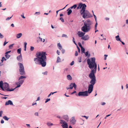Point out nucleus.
Masks as SVG:
<instances>
[{
    "label": "nucleus",
    "mask_w": 128,
    "mask_h": 128,
    "mask_svg": "<svg viewBox=\"0 0 128 128\" xmlns=\"http://www.w3.org/2000/svg\"><path fill=\"white\" fill-rule=\"evenodd\" d=\"M73 83H72L70 84V89H72L73 88Z\"/></svg>",
    "instance_id": "c756f323"
},
{
    "label": "nucleus",
    "mask_w": 128,
    "mask_h": 128,
    "mask_svg": "<svg viewBox=\"0 0 128 128\" xmlns=\"http://www.w3.org/2000/svg\"><path fill=\"white\" fill-rule=\"evenodd\" d=\"M60 52L58 50H57V53L58 54V55H59L60 54Z\"/></svg>",
    "instance_id": "0e129e2a"
},
{
    "label": "nucleus",
    "mask_w": 128,
    "mask_h": 128,
    "mask_svg": "<svg viewBox=\"0 0 128 128\" xmlns=\"http://www.w3.org/2000/svg\"><path fill=\"white\" fill-rule=\"evenodd\" d=\"M2 90L5 92H11L14 90L13 89H10L9 84L6 82H4V86L2 88H1Z\"/></svg>",
    "instance_id": "20e7f679"
},
{
    "label": "nucleus",
    "mask_w": 128,
    "mask_h": 128,
    "mask_svg": "<svg viewBox=\"0 0 128 128\" xmlns=\"http://www.w3.org/2000/svg\"><path fill=\"white\" fill-rule=\"evenodd\" d=\"M60 62V58L58 57V56L57 58V59L56 61V62L58 63Z\"/></svg>",
    "instance_id": "7c9ffc66"
},
{
    "label": "nucleus",
    "mask_w": 128,
    "mask_h": 128,
    "mask_svg": "<svg viewBox=\"0 0 128 128\" xmlns=\"http://www.w3.org/2000/svg\"><path fill=\"white\" fill-rule=\"evenodd\" d=\"M92 24V22L89 20H87L84 22V24L90 27V26Z\"/></svg>",
    "instance_id": "1a4fd4ad"
},
{
    "label": "nucleus",
    "mask_w": 128,
    "mask_h": 128,
    "mask_svg": "<svg viewBox=\"0 0 128 128\" xmlns=\"http://www.w3.org/2000/svg\"><path fill=\"white\" fill-rule=\"evenodd\" d=\"M78 45L81 48H82V47H83L82 46V45L79 42L78 43Z\"/></svg>",
    "instance_id": "864d4df0"
},
{
    "label": "nucleus",
    "mask_w": 128,
    "mask_h": 128,
    "mask_svg": "<svg viewBox=\"0 0 128 128\" xmlns=\"http://www.w3.org/2000/svg\"><path fill=\"white\" fill-rule=\"evenodd\" d=\"M26 78V77L24 76H20L19 79L18 80L20 81L18 82V83L20 84V85H22L24 82V80H22V79L23 78Z\"/></svg>",
    "instance_id": "6e6552de"
},
{
    "label": "nucleus",
    "mask_w": 128,
    "mask_h": 128,
    "mask_svg": "<svg viewBox=\"0 0 128 128\" xmlns=\"http://www.w3.org/2000/svg\"><path fill=\"white\" fill-rule=\"evenodd\" d=\"M67 11H68L67 12V14L68 15H70L72 12V10L71 9H70V8H68L67 10Z\"/></svg>",
    "instance_id": "a211bd4d"
},
{
    "label": "nucleus",
    "mask_w": 128,
    "mask_h": 128,
    "mask_svg": "<svg viewBox=\"0 0 128 128\" xmlns=\"http://www.w3.org/2000/svg\"><path fill=\"white\" fill-rule=\"evenodd\" d=\"M11 52V50L8 51L6 52L5 53V54H8V53H10Z\"/></svg>",
    "instance_id": "bf43d9fd"
},
{
    "label": "nucleus",
    "mask_w": 128,
    "mask_h": 128,
    "mask_svg": "<svg viewBox=\"0 0 128 128\" xmlns=\"http://www.w3.org/2000/svg\"><path fill=\"white\" fill-rule=\"evenodd\" d=\"M77 34L79 37H83L85 34V33L81 31H79L78 32Z\"/></svg>",
    "instance_id": "9d476101"
},
{
    "label": "nucleus",
    "mask_w": 128,
    "mask_h": 128,
    "mask_svg": "<svg viewBox=\"0 0 128 128\" xmlns=\"http://www.w3.org/2000/svg\"><path fill=\"white\" fill-rule=\"evenodd\" d=\"M63 118L65 120L68 121L69 120V118L68 115H64L63 116Z\"/></svg>",
    "instance_id": "2eb2a0df"
},
{
    "label": "nucleus",
    "mask_w": 128,
    "mask_h": 128,
    "mask_svg": "<svg viewBox=\"0 0 128 128\" xmlns=\"http://www.w3.org/2000/svg\"><path fill=\"white\" fill-rule=\"evenodd\" d=\"M12 16H13V15H12V16L10 17L7 18H6V20H9L12 17Z\"/></svg>",
    "instance_id": "ea45409f"
},
{
    "label": "nucleus",
    "mask_w": 128,
    "mask_h": 128,
    "mask_svg": "<svg viewBox=\"0 0 128 128\" xmlns=\"http://www.w3.org/2000/svg\"><path fill=\"white\" fill-rule=\"evenodd\" d=\"M21 16L24 18H25V17L24 16V15H21Z\"/></svg>",
    "instance_id": "338daca9"
},
{
    "label": "nucleus",
    "mask_w": 128,
    "mask_h": 128,
    "mask_svg": "<svg viewBox=\"0 0 128 128\" xmlns=\"http://www.w3.org/2000/svg\"><path fill=\"white\" fill-rule=\"evenodd\" d=\"M67 79L69 80H71L72 79V77L70 75L67 76Z\"/></svg>",
    "instance_id": "412c9836"
},
{
    "label": "nucleus",
    "mask_w": 128,
    "mask_h": 128,
    "mask_svg": "<svg viewBox=\"0 0 128 128\" xmlns=\"http://www.w3.org/2000/svg\"><path fill=\"white\" fill-rule=\"evenodd\" d=\"M8 42H6V40H5L3 46H5L6 44L8 43Z\"/></svg>",
    "instance_id": "49530a36"
},
{
    "label": "nucleus",
    "mask_w": 128,
    "mask_h": 128,
    "mask_svg": "<svg viewBox=\"0 0 128 128\" xmlns=\"http://www.w3.org/2000/svg\"><path fill=\"white\" fill-rule=\"evenodd\" d=\"M3 112L2 110H1L0 111V117L2 116V114H3Z\"/></svg>",
    "instance_id": "de8ad7c7"
},
{
    "label": "nucleus",
    "mask_w": 128,
    "mask_h": 128,
    "mask_svg": "<svg viewBox=\"0 0 128 128\" xmlns=\"http://www.w3.org/2000/svg\"><path fill=\"white\" fill-rule=\"evenodd\" d=\"M61 51L62 52V54H64V53L65 52V50L64 49H62L61 50Z\"/></svg>",
    "instance_id": "3c124183"
},
{
    "label": "nucleus",
    "mask_w": 128,
    "mask_h": 128,
    "mask_svg": "<svg viewBox=\"0 0 128 128\" xmlns=\"http://www.w3.org/2000/svg\"><path fill=\"white\" fill-rule=\"evenodd\" d=\"M72 41L74 44L76 45H77V44H76L75 41H74V37H72Z\"/></svg>",
    "instance_id": "4c0bfd02"
},
{
    "label": "nucleus",
    "mask_w": 128,
    "mask_h": 128,
    "mask_svg": "<svg viewBox=\"0 0 128 128\" xmlns=\"http://www.w3.org/2000/svg\"><path fill=\"white\" fill-rule=\"evenodd\" d=\"M22 36V33H20L16 35V37L18 38H20Z\"/></svg>",
    "instance_id": "f3484780"
},
{
    "label": "nucleus",
    "mask_w": 128,
    "mask_h": 128,
    "mask_svg": "<svg viewBox=\"0 0 128 128\" xmlns=\"http://www.w3.org/2000/svg\"><path fill=\"white\" fill-rule=\"evenodd\" d=\"M34 115L36 116H38V112H36L34 113Z\"/></svg>",
    "instance_id": "052dcab7"
},
{
    "label": "nucleus",
    "mask_w": 128,
    "mask_h": 128,
    "mask_svg": "<svg viewBox=\"0 0 128 128\" xmlns=\"http://www.w3.org/2000/svg\"><path fill=\"white\" fill-rule=\"evenodd\" d=\"M46 55L47 54L46 52H37L36 55V57L34 58V59L35 64L41 65L42 67H45L46 64Z\"/></svg>",
    "instance_id": "f03ea898"
},
{
    "label": "nucleus",
    "mask_w": 128,
    "mask_h": 128,
    "mask_svg": "<svg viewBox=\"0 0 128 128\" xmlns=\"http://www.w3.org/2000/svg\"><path fill=\"white\" fill-rule=\"evenodd\" d=\"M77 5L76 4H74L72 6H71L70 8L72 9L74 8V9H75Z\"/></svg>",
    "instance_id": "b1692460"
},
{
    "label": "nucleus",
    "mask_w": 128,
    "mask_h": 128,
    "mask_svg": "<svg viewBox=\"0 0 128 128\" xmlns=\"http://www.w3.org/2000/svg\"><path fill=\"white\" fill-rule=\"evenodd\" d=\"M60 123L61 124H64L66 122L62 120H60Z\"/></svg>",
    "instance_id": "c85d7f7f"
},
{
    "label": "nucleus",
    "mask_w": 128,
    "mask_h": 128,
    "mask_svg": "<svg viewBox=\"0 0 128 128\" xmlns=\"http://www.w3.org/2000/svg\"><path fill=\"white\" fill-rule=\"evenodd\" d=\"M115 38L116 40L117 41H121V39L120 38L119 35H118L117 36L115 37Z\"/></svg>",
    "instance_id": "6ab92c4d"
},
{
    "label": "nucleus",
    "mask_w": 128,
    "mask_h": 128,
    "mask_svg": "<svg viewBox=\"0 0 128 128\" xmlns=\"http://www.w3.org/2000/svg\"><path fill=\"white\" fill-rule=\"evenodd\" d=\"M62 37H66V38H68V36L67 35L64 34H63L62 36Z\"/></svg>",
    "instance_id": "f704fd0d"
},
{
    "label": "nucleus",
    "mask_w": 128,
    "mask_h": 128,
    "mask_svg": "<svg viewBox=\"0 0 128 128\" xmlns=\"http://www.w3.org/2000/svg\"><path fill=\"white\" fill-rule=\"evenodd\" d=\"M111 115V114H108V115H106V116H105V117L104 118V119H106L107 118V117H108L109 116H110Z\"/></svg>",
    "instance_id": "5fc2aeb1"
},
{
    "label": "nucleus",
    "mask_w": 128,
    "mask_h": 128,
    "mask_svg": "<svg viewBox=\"0 0 128 128\" xmlns=\"http://www.w3.org/2000/svg\"><path fill=\"white\" fill-rule=\"evenodd\" d=\"M3 118L5 120L8 121L9 119V118H8L6 116H4L3 117Z\"/></svg>",
    "instance_id": "bb28decb"
},
{
    "label": "nucleus",
    "mask_w": 128,
    "mask_h": 128,
    "mask_svg": "<svg viewBox=\"0 0 128 128\" xmlns=\"http://www.w3.org/2000/svg\"><path fill=\"white\" fill-rule=\"evenodd\" d=\"M86 6L84 4L80 2L79 4L77 7V9L78 10L82 8L80 11V14L82 15V17L84 18H88L92 17V16L90 14L89 12L86 10Z\"/></svg>",
    "instance_id": "7ed1b4c3"
},
{
    "label": "nucleus",
    "mask_w": 128,
    "mask_h": 128,
    "mask_svg": "<svg viewBox=\"0 0 128 128\" xmlns=\"http://www.w3.org/2000/svg\"><path fill=\"white\" fill-rule=\"evenodd\" d=\"M81 48L82 54L84 53V52H85V49L83 47H82Z\"/></svg>",
    "instance_id": "a878e982"
},
{
    "label": "nucleus",
    "mask_w": 128,
    "mask_h": 128,
    "mask_svg": "<svg viewBox=\"0 0 128 128\" xmlns=\"http://www.w3.org/2000/svg\"><path fill=\"white\" fill-rule=\"evenodd\" d=\"M105 19L106 20H109V18H105Z\"/></svg>",
    "instance_id": "774afa93"
},
{
    "label": "nucleus",
    "mask_w": 128,
    "mask_h": 128,
    "mask_svg": "<svg viewBox=\"0 0 128 128\" xmlns=\"http://www.w3.org/2000/svg\"><path fill=\"white\" fill-rule=\"evenodd\" d=\"M54 93H52V92H51L48 96V97H49L52 94L53 95L54 94Z\"/></svg>",
    "instance_id": "09e8293b"
},
{
    "label": "nucleus",
    "mask_w": 128,
    "mask_h": 128,
    "mask_svg": "<svg viewBox=\"0 0 128 128\" xmlns=\"http://www.w3.org/2000/svg\"><path fill=\"white\" fill-rule=\"evenodd\" d=\"M76 120L74 118V117H72L70 119V122L71 124L73 125H74L75 124Z\"/></svg>",
    "instance_id": "9b49d317"
},
{
    "label": "nucleus",
    "mask_w": 128,
    "mask_h": 128,
    "mask_svg": "<svg viewBox=\"0 0 128 128\" xmlns=\"http://www.w3.org/2000/svg\"><path fill=\"white\" fill-rule=\"evenodd\" d=\"M6 57L7 59L10 56L8 54H5Z\"/></svg>",
    "instance_id": "2f4dec72"
},
{
    "label": "nucleus",
    "mask_w": 128,
    "mask_h": 128,
    "mask_svg": "<svg viewBox=\"0 0 128 128\" xmlns=\"http://www.w3.org/2000/svg\"><path fill=\"white\" fill-rule=\"evenodd\" d=\"M10 104V105H13L12 102L10 100H8V101L6 102L5 105L6 106Z\"/></svg>",
    "instance_id": "4468645a"
},
{
    "label": "nucleus",
    "mask_w": 128,
    "mask_h": 128,
    "mask_svg": "<svg viewBox=\"0 0 128 128\" xmlns=\"http://www.w3.org/2000/svg\"><path fill=\"white\" fill-rule=\"evenodd\" d=\"M17 59L19 61L21 62L22 60V56L21 54H20V55L17 57Z\"/></svg>",
    "instance_id": "ddd939ff"
},
{
    "label": "nucleus",
    "mask_w": 128,
    "mask_h": 128,
    "mask_svg": "<svg viewBox=\"0 0 128 128\" xmlns=\"http://www.w3.org/2000/svg\"><path fill=\"white\" fill-rule=\"evenodd\" d=\"M60 20H61L62 22H64V20L63 18L62 17H60Z\"/></svg>",
    "instance_id": "a19ab883"
},
{
    "label": "nucleus",
    "mask_w": 128,
    "mask_h": 128,
    "mask_svg": "<svg viewBox=\"0 0 128 128\" xmlns=\"http://www.w3.org/2000/svg\"><path fill=\"white\" fill-rule=\"evenodd\" d=\"M34 48L33 46H31L30 48V50L31 51H32L34 50Z\"/></svg>",
    "instance_id": "58836bf2"
},
{
    "label": "nucleus",
    "mask_w": 128,
    "mask_h": 128,
    "mask_svg": "<svg viewBox=\"0 0 128 128\" xmlns=\"http://www.w3.org/2000/svg\"><path fill=\"white\" fill-rule=\"evenodd\" d=\"M21 50V48H20L17 50V52L18 54H20Z\"/></svg>",
    "instance_id": "cd10ccee"
},
{
    "label": "nucleus",
    "mask_w": 128,
    "mask_h": 128,
    "mask_svg": "<svg viewBox=\"0 0 128 128\" xmlns=\"http://www.w3.org/2000/svg\"><path fill=\"white\" fill-rule=\"evenodd\" d=\"M65 8H63L62 9H60V10H57L56 11V16H57V14H58V12L59 11H60V10H63Z\"/></svg>",
    "instance_id": "37998d69"
},
{
    "label": "nucleus",
    "mask_w": 128,
    "mask_h": 128,
    "mask_svg": "<svg viewBox=\"0 0 128 128\" xmlns=\"http://www.w3.org/2000/svg\"><path fill=\"white\" fill-rule=\"evenodd\" d=\"M18 64L20 66V69L19 70L20 74L21 75H25V72L24 70V67L23 64L22 63H19Z\"/></svg>",
    "instance_id": "39448f33"
},
{
    "label": "nucleus",
    "mask_w": 128,
    "mask_h": 128,
    "mask_svg": "<svg viewBox=\"0 0 128 128\" xmlns=\"http://www.w3.org/2000/svg\"><path fill=\"white\" fill-rule=\"evenodd\" d=\"M27 45V43L26 42L24 43V47H26V45Z\"/></svg>",
    "instance_id": "69168bd1"
},
{
    "label": "nucleus",
    "mask_w": 128,
    "mask_h": 128,
    "mask_svg": "<svg viewBox=\"0 0 128 128\" xmlns=\"http://www.w3.org/2000/svg\"><path fill=\"white\" fill-rule=\"evenodd\" d=\"M77 46V48L78 49V52H80V48H79V47L77 45H76Z\"/></svg>",
    "instance_id": "a18cd8bd"
},
{
    "label": "nucleus",
    "mask_w": 128,
    "mask_h": 128,
    "mask_svg": "<svg viewBox=\"0 0 128 128\" xmlns=\"http://www.w3.org/2000/svg\"><path fill=\"white\" fill-rule=\"evenodd\" d=\"M61 126L63 128H68V126L67 123L66 122L64 124L61 125Z\"/></svg>",
    "instance_id": "dca6fc26"
},
{
    "label": "nucleus",
    "mask_w": 128,
    "mask_h": 128,
    "mask_svg": "<svg viewBox=\"0 0 128 128\" xmlns=\"http://www.w3.org/2000/svg\"><path fill=\"white\" fill-rule=\"evenodd\" d=\"M73 87H74L75 89H76V84L74 83H73Z\"/></svg>",
    "instance_id": "e433bc0d"
},
{
    "label": "nucleus",
    "mask_w": 128,
    "mask_h": 128,
    "mask_svg": "<svg viewBox=\"0 0 128 128\" xmlns=\"http://www.w3.org/2000/svg\"><path fill=\"white\" fill-rule=\"evenodd\" d=\"M91 27L88 26L85 24L82 27L81 30L84 32H89L90 30Z\"/></svg>",
    "instance_id": "423d86ee"
},
{
    "label": "nucleus",
    "mask_w": 128,
    "mask_h": 128,
    "mask_svg": "<svg viewBox=\"0 0 128 128\" xmlns=\"http://www.w3.org/2000/svg\"><path fill=\"white\" fill-rule=\"evenodd\" d=\"M74 64V61H72L71 62V63L70 64V65L71 66H72Z\"/></svg>",
    "instance_id": "6e6d98bb"
},
{
    "label": "nucleus",
    "mask_w": 128,
    "mask_h": 128,
    "mask_svg": "<svg viewBox=\"0 0 128 128\" xmlns=\"http://www.w3.org/2000/svg\"><path fill=\"white\" fill-rule=\"evenodd\" d=\"M50 98H47L46 99V100L45 101V102L46 103L47 102H48L49 101H50Z\"/></svg>",
    "instance_id": "79ce46f5"
},
{
    "label": "nucleus",
    "mask_w": 128,
    "mask_h": 128,
    "mask_svg": "<svg viewBox=\"0 0 128 128\" xmlns=\"http://www.w3.org/2000/svg\"><path fill=\"white\" fill-rule=\"evenodd\" d=\"M78 62H81V57H79L78 58Z\"/></svg>",
    "instance_id": "c9c22d12"
},
{
    "label": "nucleus",
    "mask_w": 128,
    "mask_h": 128,
    "mask_svg": "<svg viewBox=\"0 0 128 128\" xmlns=\"http://www.w3.org/2000/svg\"><path fill=\"white\" fill-rule=\"evenodd\" d=\"M14 44H10V45L9 46V48L10 49H12V47L13 46Z\"/></svg>",
    "instance_id": "473e14b6"
},
{
    "label": "nucleus",
    "mask_w": 128,
    "mask_h": 128,
    "mask_svg": "<svg viewBox=\"0 0 128 128\" xmlns=\"http://www.w3.org/2000/svg\"><path fill=\"white\" fill-rule=\"evenodd\" d=\"M89 38V37L88 35H86L82 37L81 39L82 40H88Z\"/></svg>",
    "instance_id": "f8f14e48"
},
{
    "label": "nucleus",
    "mask_w": 128,
    "mask_h": 128,
    "mask_svg": "<svg viewBox=\"0 0 128 128\" xmlns=\"http://www.w3.org/2000/svg\"><path fill=\"white\" fill-rule=\"evenodd\" d=\"M40 14V13L39 12H36L35 14H36L37 15H39Z\"/></svg>",
    "instance_id": "603ef678"
},
{
    "label": "nucleus",
    "mask_w": 128,
    "mask_h": 128,
    "mask_svg": "<svg viewBox=\"0 0 128 128\" xmlns=\"http://www.w3.org/2000/svg\"><path fill=\"white\" fill-rule=\"evenodd\" d=\"M84 54L85 56H88V51H87V52H84Z\"/></svg>",
    "instance_id": "72a5a7b5"
},
{
    "label": "nucleus",
    "mask_w": 128,
    "mask_h": 128,
    "mask_svg": "<svg viewBox=\"0 0 128 128\" xmlns=\"http://www.w3.org/2000/svg\"><path fill=\"white\" fill-rule=\"evenodd\" d=\"M42 74L45 75H47V72L46 71L44 72H42Z\"/></svg>",
    "instance_id": "13d9d810"
},
{
    "label": "nucleus",
    "mask_w": 128,
    "mask_h": 128,
    "mask_svg": "<svg viewBox=\"0 0 128 128\" xmlns=\"http://www.w3.org/2000/svg\"><path fill=\"white\" fill-rule=\"evenodd\" d=\"M78 55V53L77 51H76L75 52V56H77Z\"/></svg>",
    "instance_id": "8fccbe9b"
},
{
    "label": "nucleus",
    "mask_w": 128,
    "mask_h": 128,
    "mask_svg": "<svg viewBox=\"0 0 128 128\" xmlns=\"http://www.w3.org/2000/svg\"><path fill=\"white\" fill-rule=\"evenodd\" d=\"M88 59L87 62L88 67L91 69H93L90 71V74L89 75V77L91 79L90 82V84L88 86V91L89 93H91L92 92L94 86L96 83V79L94 74L96 73V70L97 65L96 62H95L96 58H91Z\"/></svg>",
    "instance_id": "f257e3e1"
},
{
    "label": "nucleus",
    "mask_w": 128,
    "mask_h": 128,
    "mask_svg": "<svg viewBox=\"0 0 128 128\" xmlns=\"http://www.w3.org/2000/svg\"><path fill=\"white\" fill-rule=\"evenodd\" d=\"M88 93H89L88 90V91H86L83 92H80L78 94V96H88Z\"/></svg>",
    "instance_id": "0eeeda50"
},
{
    "label": "nucleus",
    "mask_w": 128,
    "mask_h": 128,
    "mask_svg": "<svg viewBox=\"0 0 128 128\" xmlns=\"http://www.w3.org/2000/svg\"><path fill=\"white\" fill-rule=\"evenodd\" d=\"M57 46L58 48L60 50H61V49H62V46L60 44V43H58V44Z\"/></svg>",
    "instance_id": "4be33fe9"
},
{
    "label": "nucleus",
    "mask_w": 128,
    "mask_h": 128,
    "mask_svg": "<svg viewBox=\"0 0 128 128\" xmlns=\"http://www.w3.org/2000/svg\"><path fill=\"white\" fill-rule=\"evenodd\" d=\"M16 84L17 85V86L14 88L13 89H14V90L17 88L20 87L21 85L18 83V82L16 83Z\"/></svg>",
    "instance_id": "aec40b11"
},
{
    "label": "nucleus",
    "mask_w": 128,
    "mask_h": 128,
    "mask_svg": "<svg viewBox=\"0 0 128 128\" xmlns=\"http://www.w3.org/2000/svg\"><path fill=\"white\" fill-rule=\"evenodd\" d=\"M1 124H3V123H4V120H3L2 119V120H1Z\"/></svg>",
    "instance_id": "e2e57ef3"
},
{
    "label": "nucleus",
    "mask_w": 128,
    "mask_h": 128,
    "mask_svg": "<svg viewBox=\"0 0 128 128\" xmlns=\"http://www.w3.org/2000/svg\"><path fill=\"white\" fill-rule=\"evenodd\" d=\"M93 16H94V17L95 19V20L96 21V19H97V18H96V15H95L94 14H93Z\"/></svg>",
    "instance_id": "4d7b16f0"
},
{
    "label": "nucleus",
    "mask_w": 128,
    "mask_h": 128,
    "mask_svg": "<svg viewBox=\"0 0 128 128\" xmlns=\"http://www.w3.org/2000/svg\"><path fill=\"white\" fill-rule=\"evenodd\" d=\"M106 104V103L105 102H102L101 103V104L102 105L104 106Z\"/></svg>",
    "instance_id": "680f3d73"
},
{
    "label": "nucleus",
    "mask_w": 128,
    "mask_h": 128,
    "mask_svg": "<svg viewBox=\"0 0 128 128\" xmlns=\"http://www.w3.org/2000/svg\"><path fill=\"white\" fill-rule=\"evenodd\" d=\"M3 82L1 80L0 82V87L1 88H2V86H3Z\"/></svg>",
    "instance_id": "393cba45"
},
{
    "label": "nucleus",
    "mask_w": 128,
    "mask_h": 128,
    "mask_svg": "<svg viewBox=\"0 0 128 128\" xmlns=\"http://www.w3.org/2000/svg\"><path fill=\"white\" fill-rule=\"evenodd\" d=\"M4 36L1 33H0V38H4Z\"/></svg>",
    "instance_id": "c03bdc74"
},
{
    "label": "nucleus",
    "mask_w": 128,
    "mask_h": 128,
    "mask_svg": "<svg viewBox=\"0 0 128 128\" xmlns=\"http://www.w3.org/2000/svg\"><path fill=\"white\" fill-rule=\"evenodd\" d=\"M46 124L48 126H50L54 125L52 123H51L50 122H48Z\"/></svg>",
    "instance_id": "5701e85b"
}]
</instances>
